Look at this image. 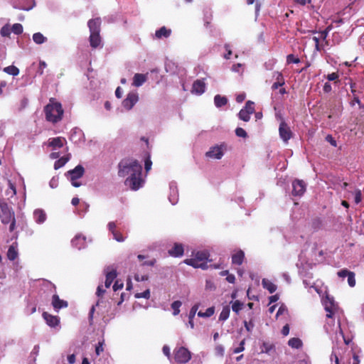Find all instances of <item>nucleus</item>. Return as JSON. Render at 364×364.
I'll return each instance as SVG.
<instances>
[{"label": "nucleus", "mask_w": 364, "mask_h": 364, "mask_svg": "<svg viewBox=\"0 0 364 364\" xmlns=\"http://www.w3.org/2000/svg\"><path fill=\"white\" fill-rule=\"evenodd\" d=\"M44 112L46 121L56 124L62 120L64 110L61 103L51 97L49 100V103L44 107Z\"/></svg>", "instance_id": "1"}, {"label": "nucleus", "mask_w": 364, "mask_h": 364, "mask_svg": "<svg viewBox=\"0 0 364 364\" xmlns=\"http://www.w3.org/2000/svg\"><path fill=\"white\" fill-rule=\"evenodd\" d=\"M118 176L125 177L132 173H141L142 166L136 159L125 158L121 160L118 164Z\"/></svg>", "instance_id": "2"}, {"label": "nucleus", "mask_w": 364, "mask_h": 364, "mask_svg": "<svg viewBox=\"0 0 364 364\" xmlns=\"http://www.w3.org/2000/svg\"><path fill=\"white\" fill-rule=\"evenodd\" d=\"M102 21L100 18H92L88 21L87 26L90 30L89 41L92 48H97L102 43L100 36Z\"/></svg>", "instance_id": "3"}, {"label": "nucleus", "mask_w": 364, "mask_h": 364, "mask_svg": "<svg viewBox=\"0 0 364 364\" xmlns=\"http://www.w3.org/2000/svg\"><path fill=\"white\" fill-rule=\"evenodd\" d=\"M210 254L208 251H198L196 253L195 257L191 259L184 260V263L193 267L194 268H201L202 269H207L209 268L207 264Z\"/></svg>", "instance_id": "4"}, {"label": "nucleus", "mask_w": 364, "mask_h": 364, "mask_svg": "<svg viewBox=\"0 0 364 364\" xmlns=\"http://www.w3.org/2000/svg\"><path fill=\"white\" fill-rule=\"evenodd\" d=\"M0 218L4 225H9V228H14V213L9 208L7 203L0 200Z\"/></svg>", "instance_id": "5"}, {"label": "nucleus", "mask_w": 364, "mask_h": 364, "mask_svg": "<svg viewBox=\"0 0 364 364\" xmlns=\"http://www.w3.org/2000/svg\"><path fill=\"white\" fill-rule=\"evenodd\" d=\"M85 172V169L82 166L77 165L75 168L70 170L67 172L66 175L70 176V181L74 187H80L82 184L77 181V179L80 178Z\"/></svg>", "instance_id": "6"}, {"label": "nucleus", "mask_w": 364, "mask_h": 364, "mask_svg": "<svg viewBox=\"0 0 364 364\" xmlns=\"http://www.w3.org/2000/svg\"><path fill=\"white\" fill-rule=\"evenodd\" d=\"M141 176V173H132V175L126 179L125 184L132 191H136L142 186L143 180Z\"/></svg>", "instance_id": "7"}, {"label": "nucleus", "mask_w": 364, "mask_h": 364, "mask_svg": "<svg viewBox=\"0 0 364 364\" xmlns=\"http://www.w3.org/2000/svg\"><path fill=\"white\" fill-rule=\"evenodd\" d=\"M279 134L284 143H288L289 140L294 136L289 126L284 120H282L279 127Z\"/></svg>", "instance_id": "8"}, {"label": "nucleus", "mask_w": 364, "mask_h": 364, "mask_svg": "<svg viewBox=\"0 0 364 364\" xmlns=\"http://www.w3.org/2000/svg\"><path fill=\"white\" fill-rule=\"evenodd\" d=\"M191 353L184 347H181L175 350L174 359L179 363H186L191 360Z\"/></svg>", "instance_id": "9"}, {"label": "nucleus", "mask_w": 364, "mask_h": 364, "mask_svg": "<svg viewBox=\"0 0 364 364\" xmlns=\"http://www.w3.org/2000/svg\"><path fill=\"white\" fill-rule=\"evenodd\" d=\"M306 184L303 180L295 179L292 182L291 194L294 196H301L306 191Z\"/></svg>", "instance_id": "10"}, {"label": "nucleus", "mask_w": 364, "mask_h": 364, "mask_svg": "<svg viewBox=\"0 0 364 364\" xmlns=\"http://www.w3.org/2000/svg\"><path fill=\"white\" fill-rule=\"evenodd\" d=\"M225 146L215 145L210 148V150L205 153V156L210 159H220L224 155Z\"/></svg>", "instance_id": "11"}, {"label": "nucleus", "mask_w": 364, "mask_h": 364, "mask_svg": "<svg viewBox=\"0 0 364 364\" xmlns=\"http://www.w3.org/2000/svg\"><path fill=\"white\" fill-rule=\"evenodd\" d=\"M138 94L136 92H129L127 95V97L123 100L122 105L126 109L130 110L138 102Z\"/></svg>", "instance_id": "12"}, {"label": "nucleus", "mask_w": 364, "mask_h": 364, "mask_svg": "<svg viewBox=\"0 0 364 364\" xmlns=\"http://www.w3.org/2000/svg\"><path fill=\"white\" fill-rule=\"evenodd\" d=\"M169 255L174 257H180L183 255L184 250L182 244L175 243L173 247L168 250Z\"/></svg>", "instance_id": "13"}, {"label": "nucleus", "mask_w": 364, "mask_h": 364, "mask_svg": "<svg viewBox=\"0 0 364 364\" xmlns=\"http://www.w3.org/2000/svg\"><path fill=\"white\" fill-rule=\"evenodd\" d=\"M65 142L66 139L64 137L58 136L50 139L48 144L49 146L55 149L57 148H62Z\"/></svg>", "instance_id": "14"}, {"label": "nucleus", "mask_w": 364, "mask_h": 364, "mask_svg": "<svg viewBox=\"0 0 364 364\" xmlns=\"http://www.w3.org/2000/svg\"><path fill=\"white\" fill-rule=\"evenodd\" d=\"M205 83L204 82V79L202 80H196L192 87V92L198 95H201L205 92Z\"/></svg>", "instance_id": "15"}, {"label": "nucleus", "mask_w": 364, "mask_h": 364, "mask_svg": "<svg viewBox=\"0 0 364 364\" xmlns=\"http://www.w3.org/2000/svg\"><path fill=\"white\" fill-rule=\"evenodd\" d=\"M323 303L325 306V310L328 313L327 314V316L328 318H331L336 309V304L334 303V301L332 298L326 296L325 300L323 301Z\"/></svg>", "instance_id": "16"}, {"label": "nucleus", "mask_w": 364, "mask_h": 364, "mask_svg": "<svg viewBox=\"0 0 364 364\" xmlns=\"http://www.w3.org/2000/svg\"><path fill=\"white\" fill-rule=\"evenodd\" d=\"M43 317L46 320V323L50 327H55L59 324L60 320L56 316H53L47 312H44Z\"/></svg>", "instance_id": "17"}, {"label": "nucleus", "mask_w": 364, "mask_h": 364, "mask_svg": "<svg viewBox=\"0 0 364 364\" xmlns=\"http://www.w3.org/2000/svg\"><path fill=\"white\" fill-rule=\"evenodd\" d=\"M52 305L55 309L59 310L62 308L67 307L68 302L60 299L57 294H54L52 297Z\"/></svg>", "instance_id": "18"}, {"label": "nucleus", "mask_w": 364, "mask_h": 364, "mask_svg": "<svg viewBox=\"0 0 364 364\" xmlns=\"http://www.w3.org/2000/svg\"><path fill=\"white\" fill-rule=\"evenodd\" d=\"M33 218L37 223L41 224L46 221L47 216L46 212L43 210L36 209L33 212Z\"/></svg>", "instance_id": "19"}, {"label": "nucleus", "mask_w": 364, "mask_h": 364, "mask_svg": "<svg viewBox=\"0 0 364 364\" xmlns=\"http://www.w3.org/2000/svg\"><path fill=\"white\" fill-rule=\"evenodd\" d=\"M147 80V75L136 73L133 77L132 85L135 87L141 86Z\"/></svg>", "instance_id": "20"}, {"label": "nucleus", "mask_w": 364, "mask_h": 364, "mask_svg": "<svg viewBox=\"0 0 364 364\" xmlns=\"http://www.w3.org/2000/svg\"><path fill=\"white\" fill-rule=\"evenodd\" d=\"M117 272L115 269L109 270V267L107 269L106 272V279H105V287L107 288H109L112 283L113 282L114 279L117 277Z\"/></svg>", "instance_id": "21"}, {"label": "nucleus", "mask_w": 364, "mask_h": 364, "mask_svg": "<svg viewBox=\"0 0 364 364\" xmlns=\"http://www.w3.org/2000/svg\"><path fill=\"white\" fill-rule=\"evenodd\" d=\"M171 29L167 28L166 26H162L159 30L156 31L155 36L158 39L163 38H168L171 34Z\"/></svg>", "instance_id": "22"}, {"label": "nucleus", "mask_w": 364, "mask_h": 364, "mask_svg": "<svg viewBox=\"0 0 364 364\" xmlns=\"http://www.w3.org/2000/svg\"><path fill=\"white\" fill-rule=\"evenodd\" d=\"M245 257V254L242 250H239L232 255V262L235 264H242Z\"/></svg>", "instance_id": "23"}, {"label": "nucleus", "mask_w": 364, "mask_h": 364, "mask_svg": "<svg viewBox=\"0 0 364 364\" xmlns=\"http://www.w3.org/2000/svg\"><path fill=\"white\" fill-rule=\"evenodd\" d=\"M18 253L17 250L16 244L11 245L7 252V257L9 259L13 261L18 257Z\"/></svg>", "instance_id": "24"}, {"label": "nucleus", "mask_w": 364, "mask_h": 364, "mask_svg": "<svg viewBox=\"0 0 364 364\" xmlns=\"http://www.w3.org/2000/svg\"><path fill=\"white\" fill-rule=\"evenodd\" d=\"M262 284L263 287L268 290L271 294L274 293L277 290V286L267 279H263Z\"/></svg>", "instance_id": "25"}, {"label": "nucleus", "mask_w": 364, "mask_h": 364, "mask_svg": "<svg viewBox=\"0 0 364 364\" xmlns=\"http://www.w3.org/2000/svg\"><path fill=\"white\" fill-rule=\"evenodd\" d=\"M70 154L64 156L58 159L54 164V168L55 170L59 169L65 166V164L70 160Z\"/></svg>", "instance_id": "26"}, {"label": "nucleus", "mask_w": 364, "mask_h": 364, "mask_svg": "<svg viewBox=\"0 0 364 364\" xmlns=\"http://www.w3.org/2000/svg\"><path fill=\"white\" fill-rule=\"evenodd\" d=\"M214 102L217 107H221L228 103V99L226 97L216 95L214 97Z\"/></svg>", "instance_id": "27"}, {"label": "nucleus", "mask_w": 364, "mask_h": 364, "mask_svg": "<svg viewBox=\"0 0 364 364\" xmlns=\"http://www.w3.org/2000/svg\"><path fill=\"white\" fill-rule=\"evenodd\" d=\"M4 72L6 73L9 75L16 76L19 73V70L17 67L14 65H9L4 68Z\"/></svg>", "instance_id": "28"}, {"label": "nucleus", "mask_w": 364, "mask_h": 364, "mask_svg": "<svg viewBox=\"0 0 364 364\" xmlns=\"http://www.w3.org/2000/svg\"><path fill=\"white\" fill-rule=\"evenodd\" d=\"M119 230L120 229H112V233L113 235L114 239H115L117 242H122L124 240L126 236L123 235Z\"/></svg>", "instance_id": "29"}, {"label": "nucleus", "mask_w": 364, "mask_h": 364, "mask_svg": "<svg viewBox=\"0 0 364 364\" xmlns=\"http://www.w3.org/2000/svg\"><path fill=\"white\" fill-rule=\"evenodd\" d=\"M230 309L228 306H225L223 308L222 311L219 316V320L225 321L230 316Z\"/></svg>", "instance_id": "30"}, {"label": "nucleus", "mask_w": 364, "mask_h": 364, "mask_svg": "<svg viewBox=\"0 0 364 364\" xmlns=\"http://www.w3.org/2000/svg\"><path fill=\"white\" fill-rule=\"evenodd\" d=\"M33 40L37 44H42L46 41V38L41 33H35L33 35Z\"/></svg>", "instance_id": "31"}, {"label": "nucleus", "mask_w": 364, "mask_h": 364, "mask_svg": "<svg viewBox=\"0 0 364 364\" xmlns=\"http://www.w3.org/2000/svg\"><path fill=\"white\" fill-rule=\"evenodd\" d=\"M288 344L291 348H299L302 346V342L298 338H292L289 341Z\"/></svg>", "instance_id": "32"}, {"label": "nucleus", "mask_w": 364, "mask_h": 364, "mask_svg": "<svg viewBox=\"0 0 364 364\" xmlns=\"http://www.w3.org/2000/svg\"><path fill=\"white\" fill-rule=\"evenodd\" d=\"M272 77L275 79V82L281 83L282 85L285 84V80L282 73L279 71L274 72L272 73Z\"/></svg>", "instance_id": "33"}, {"label": "nucleus", "mask_w": 364, "mask_h": 364, "mask_svg": "<svg viewBox=\"0 0 364 364\" xmlns=\"http://www.w3.org/2000/svg\"><path fill=\"white\" fill-rule=\"evenodd\" d=\"M250 115L251 114L243 109H242L238 113L239 118L244 122H249L250 119Z\"/></svg>", "instance_id": "34"}, {"label": "nucleus", "mask_w": 364, "mask_h": 364, "mask_svg": "<svg viewBox=\"0 0 364 364\" xmlns=\"http://www.w3.org/2000/svg\"><path fill=\"white\" fill-rule=\"evenodd\" d=\"M214 312V307H209L206 309L205 312L199 311L198 316L200 317H210L213 315Z\"/></svg>", "instance_id": "35"}, {"label": "nucleus", "mask_w": 364, "mask_h": 364, "mask_svg": "<svg viewBox=\"0 0 364 364\" xmlns=\"http://www.w3.org/2000/svg\"><path fill=\"white\" fill-rule=\"evenodd\" d=\"M243 306L244 304L242 302L236 300L235 301L232 302V309L234 312L238 314L240 311L242 309Z\"/></svg>", "instance_id": "36"}, {"label": "nucleus", "mask_w": 364, "mask_h": 364, "mask_svg": "<svg viewBox=\"0 0 364 364\" xmlns=\"http://www.w3.org/2000/svg\"><path fill=\"white\" fill-rule=\"evenodd\" d=\"M182 303L180 301H175L171 304V308L173 310V314L174 316L178 315L180 313V307L181 306Z\"/></svg>", "instance_id": "37"}, {"label": "nucleus", "mask_w": 364, "mask_h": 364, "mask_svg": "<svg viewBox=\"0 0 364 364\" xmlns=\"http://www.w3.org/2000/svg\"><path fill=\"white\" fill-rule=\"evenodd\" d=\"M242 109L252 114L255 112V103L252 101L248 100Z\"/></svg>", "instance_id": "38"}, {"label": "nucleus", "mask_w": 364, "mask_h": 364, "mask_svg": "<svg viewBox=\"0 0 364 364\" xmlns=\"http://www.w3.org/2000/svg\"><path fill=\"white\" fill-rule=\"evenodd\" d=\"M11 28V31L16 35L21 34L23 31L22 25L21 23H14Z\"/></svg>", "instance_id": "39"}, {"label": "nucleus", "mask_w": 364, "mask_h": 364, "mask_svg": "<svg viewBox=\"0 0 364 364\" xmlns=\"http://www.w3.org/2000/svg\"><path fill=\"white\" fill-rule=\"evenodd\" d=\"M11 28L9 24L4 26L0 31V33L3 37H9Z\"/></svg>", "instance_id": "40"}, {"label": "nucleus", "mask_w": 364, "mask_h": 364, "mask_svg": "<svg viewBox=\"0 0 364 364\" xmlns=\"http://www.w3.org/2000/svg\"><path fill=\"white\" fill-rule=\"evenodd\" d=\"M300 62V59L296 57L293 54H289L287 56V63L288 64L290 63H299Z\"/></svg>", "instance_id": "41"}, {"label": "nucleus", "mask_w": 364, "mask_h": 364, "mask_svg": "<svg viewBox=\"0 0 364 364\" xmlns=\"http://www.w3.org/2000/svg\"><path fill=\"white\" fill-rule=\"evenodd\" d=\"M332 28H333V26L329 25L326 28L325 30L320 31L319 33L321 34V38L323 40H326L328 36V33L332 30Z\"/></svg>", "instance_id": "42"}, {"label": "nucleus", "mask_w": 364, "mask_h": 364, "mask_svg": "<svg viewBox=\"0 0 364 364\" xmlns=\"http://www.w3.org/2000/svg\"><path fill=\"white\" fill-rule=\"evenodd\" d=\"M362 200V193L359 189L355 190L354 193V201L356 204H358Z\"/></svg>", "instance_id": "43"}, {"label": "nucleus", "mask_w": 364, "mask_h": 364, "mask_svg": "<svg viewBox=\"0 0 364 364\" xmlns=\"http://www.w3.org/2000/svg\"><path fill=\"white\" fill-rule=\"evenodd\" d=\"M235 134L237 136L242 137V138H246L247 136V134L246 131L241 127H237L235 129Z\"/></svg>", "instance_id": "44"}, {"label": "nucleus", "mask_w": 364, "mask_h": 364, "mask_svg": "<svg viewBox=\"0 0 364 364\" xmlns=\"http://www.w3.org/2000/svg\"><path fill=\"white\" fill-rule=\"evenodd\" d=\"M152 161L151 160L150 156L148 155V156L145 159L144 161V168L146 172L149 171L151 168Z\"/></svg>", "instance_id": "45"}, {"label": "nucleus", "mask_w": 364, "mask_h": 364, "mask_svg": "<svg viewBox=\"0 0 364 364\" xmlns=\"http://www.w3.org/2000/svg\"><path fill=\"white\" fill-rule=\"evenodd\" d=\"M348 282L351 287H353L355 284V274L352 272L348 276Z\"/></svg>", "instance_id": "46"}, {"label": "nucleus", "mask_w": 364, "mask_h": 364, "mask_svg": "<svg viewBox=\"0 0 364 364\" xmlns=\"http://www.w3.org/2000/svg\"><path fill=\"white\" fill-rule=\"evenodd\" d=\"M135 297L138 298V299H139V298L149 299L150 297V291H149V289H146V291H144L142 293H137L135 294Z\"/></svg>", "instance_id": "47"}, {"label": "nucleus", "mask_w": 364, "mask_h": 364, "mask_svg": "<svg viewBox=\"0 0 364 364\" xmlns=\"http://www.w3.org/2000/svg\"><path fill=\"white\" fill-rule=\"evenodd\" d=\"M205 289L209 291H213L215 289V286L212 281L206 280Z\"/></svg>", "instance_id": "48"}, {"label": "nucleus", "mask_w": 364, "mask_h": 364, "mask_svg": "<svg viewBox=\"0 0 364 364\" xmlns=\"http://www.w3.org/2000/svg\"><path fill=\"white\" fill-rule=\"evenodd\" d=\"M198 304H195L191 309L189 313V318H193L198 309Z\"/></svg>", "instance_id": "49"}, {"label": "nucleus", "mask_w": 364, "mask_h": 364, "mask_svg": "<svg viewBox=\"0 0 364 364\" xmlns=\"http://www.w3.org/2000/svg\"><path fill=\"white\" fill-rule=\"evenodd\" d=\"M326 140L328 142H329L333 146L336 147L337 146L336 141L334 139V138L331 134H328L326 136Z\"/></svg>", "instance_id": "50"}, {"label": "nucleus", "mask_w": 364, "mask_h": 364, "mask_svg": "<svg viewBox=\"0 0 364 364\" xmlns=\"http://www.w3.org/2000/svg\"><path fill=\"white\" fill-rule=\"evenodd\" d=\"M244 326L248 332H251L254 327V323H252V321H250L249 322H247V321H245Z\"/></svg>", "instance_id": "51"}, {"label": "nucleus", "mask_w": 364, "mask_h": 364, "mask_svg": "<svg viewBox=\"0 0 364 364\" xmlns=\"http://www.w3.org/2000/svg\"><path fill=\"white\" fill-rule=\"evenodd\" d=\"M215 353L218 355L223 356L224 355V348L221 345H218L215 347Z\"/></svg>", "instance_id": "52"}, {"label": "nucleus", "mask_w": 364, "mask_h": 364, "mask_svg": "<svg viewBox=\"0 0 364 364\" xmlns=\"http://www.w3.org/2000/svg\"><path fill=\"white\" fill-rule=\"evenodd\" d=\"M326 77L329 81H334L338 80L339 75L338 73H332L331 74H328Z\"/></svg>", "instance_id": "53"}, {"label": "nucleus", "mask_w": 364, "mask_h": 364, "mask_svg": "<svg viewBox=\"0 0 364 364\" xmlns=\"http://www.w3.org/2000/svg\"><path fill=\"white\" fill-rule=\"evenodd\" d=\"M103 344V342H99L98 345L96 346L95 352L97 355L104 350Z\"/></svg>", "instance_id": "54"}, {"label": "nucleus", "mask_w": 364, "mask_h": 364, "mask_svg": "<svg viewBox=\"0 0 364 364\" xmlns=\"http://www.w3.org/2000/svg\"><path fill=\"white\" fill-rule=\"evenodd\" d=\"M46 66H47V65L44 61H40L39 68H38V73H39V75H41L43 74V69L46 68Z\"/></svg>", "instance_id": "55"}, {"label": "nucleus", "mask_w": 364, "mask_h": 364, "mask_svg": "<svg viewBox=\"0 0 364 364\" xmlns=\"http://www.w3.org/2000/svg\"><path fill=\"white\" fill-rule=\"evenodd\" d=\"M244 344H245V340H242L240 343V346H238V348H235L233 352L234 353H239L242 351L244 350Z\"/></svg>", "instance_id": "56"}, {"label": "nucleus", "mask_w": 364, "mask_h": 364, "mask_svg": "<svg viewBox=\"0 0 364 364\" xmlns=\"http://www.w3.org/2000/svg\"><path fill=\"white\" fill-rule=\"evenodd\" d=\"M32 4L28 6H18L17 9H21V10H26V11H28L30 9H31L34 5H35V3H34V1L33 0H31ZM16 8V6H15Z\"/></svg>", "instance_id": "57"}, {"label": "nucleus", "mask_w": 364, "mask_h": 364, "mask_svg": "<svg viewBox=\"0 0 364 364\" xmlns=\"http://www.w3.org/2000/svg\"><path fill=\"white\" fill-rule=\"evenodd\" d=\"M350 272L348 271L347 269H342L338 272V275L340 277H346L349 275Z\"/></svg>", "instance_id": "58"}, {"label": "nucleus", "mask_w": 364, "mask_h": 364, "mask_svg": "<svg viewBox=\"0 0 364 364\" xmlns=\"http://www.w3.org/2000/svg\"><path fill=\"white\" fill-rule=\"evenodd\" d=\"M134 279L137 282L146 281L149 279V277L147 275L139 276V274H135Z\"/></svg>", "instance_id": "59"}, {"label": "nucleus", "mask_w": 364, "mask_h": 364, "mask_svg": "<svg viewBox=\"0 0 364 364\" xmlns=\"http://www.w3.org/2000/svg\"><path fill=\"white\" fill-rule=\"evenodd\" d=\"M323 90L324 92H326V93L330 92L332 90L331 84L328 82H326L323 85Z\"/></svg>", "instance_id": "60"}, {"label": "nucleus", "mask_w": 364, "mask_h": 364, "mask_svg": "<svg viewBox=\"0 0 364 364\" xmlns=\"http://www.w3.org/2000/svg\"><path fill=\"white\" fill-rule=\"evenodd\" d=\"M245 97H246L245 94H244V93L237 95L236 97V101L239 103H241L245 100Z\"/></svg>", "instance_id": "61"}, {"label": "nucleus", "mask_w": 364, "mask_h": 364, "mask_svg": "<svg viewBox=\"0 0 364 364\" xmlns=\"http://www.w3.org/2000/svg\"><path fill=\"white\" fill-rule=\"evenodd\" d=\"M226 280L231 284L235 283V277L233 274H228L226 277Z\"/></svg>", "instance_id": "62"}, {"label": "nucleus", "mask_w": 364, "mask_h": 364, "mask_svg": "<svg viewBox=\"0 0 364 364\" xmlns=\"http://www.w3.org/2000/svg\"><path fill=\"white\" fill-rule=\"evenodd\" d=\"M123 287V284H119L118 282L117 281L114 285H113V290L114 291H117L118 289H120Z\"/></svg>", "instance_id": "63"}, {"label": "nucleus", "mask_w": 364, "mask_h": 364, "mask_svg": "<svg viewBox=\"0 0 364 364\" xmlns=\"http://www.w3.org/2000/svg\"><path fill=\"white\" fill-rule=\"evenodd\" d=\"M282 333L284 336H287L289 334V327L287 324L282 328Z\"/></svg>", "instance_id": "64"}]
</instances>
